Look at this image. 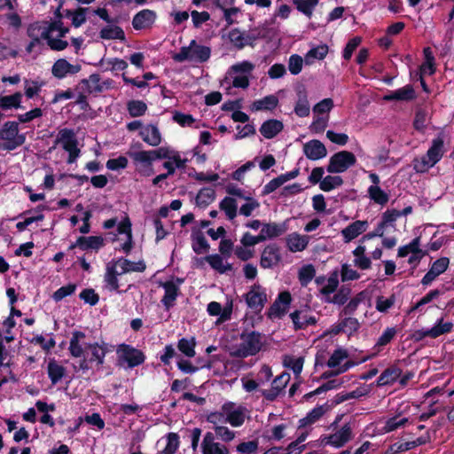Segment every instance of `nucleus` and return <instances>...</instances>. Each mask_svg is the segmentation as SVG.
Segmentation results:
<instances>
[{
    "mask_svg": "<svg viewBox=\"0 0 454 454\" xmlns=\"http://www.w3.org/2000/svg\"><path fill=\"white\" fill-rule=\"evenodd\" d=\"M172 119L181 127H191L195 122V119L192 114H184L178 111L174 112Z\"/></svg>",
    "mask_w": 454,
    "mask_h": 454,
    "instance_id": "63",
    "label": "nucleus"
},
{
    "mask_svg": "<svg viewBox=\"0 0 454 454\" xmlns=\"http://www.w3.org/2000/svg\"><path fill=\"white\" fill-rule=\"evenodd\" d=\"M453 324L451 322H443V318H440L437 323L429 329L431 338L435 339L442 334L449 333L453 329Z\"/></svg>",
    "mask_w": 454,
    "mask_h": 454,
    "instance_id": "42",
    "label": "nucleus"
},
{
    "mask_svg": "<svg viewBox=\"0 0 454 454\" xmlns=\"http://www.w3.org/2000/svg\"><path fill=\"white\" fill-rule=\"evenodd\" d=\"M167 444L163 449L162 452L167 454H176L180 446V437L177 433H168L166 435Z\"/></svg>",
    "mask_w": 454,
    "mask_h": 454,
    "instance_id": "52",
    "label": "nucleus"
},
{
    "mask_svg": "<svg viewBox=\"0 0 454 454\" xmlns=\"http://www.w3.org/2000/svg\"><path fill=\"white\" fill-rule=\"evenodd\" d=\"M213 434L215 435L216 439H219L225 443L231 442L236 436V433L234 431L229 429L223 425L214 427Z\"/></svg>",
    "mask_w": 454,
    "mask_h": 454,
    "instance_id": "50",
    "label": "nucleus"
},
{
    "mask_svg": "<svg viewBox=\"0 0 454 454\" xmlns=\"http://www.w3.org/2000/svg\"><path fill=\"white\" fill-rule=\"evenodd\" d=\"M129 155L135 163H140L144 168L153 166V160L149 151L129 152Z\"/></svg>",
    "mask_w": 454,
    "mask_h": 454,
    "instance_id": "43",
    "label": "nucleus"
},
{
    "mask_svg": "<svg viewBox=\"0 0 454 454\" xmlns=\"http://www.w3.org/2000/svg\"><path fill=\"white\" fill-rule=\"evenodd\" d=\"M82 69L81 65H73L66 59H57L51 67V74L57 79H63L68 74H75Z\"/></svg>",
    "mask_w": 454,
    "mask_h": 454,
    "instance_id": "14",
    "label": "nucleus"
},
{
    "mask_svg": "<svg viewBox=\"0 0 454 454\" xmlns=\"http://www.w3.org/2000/svg\"><path fill=\"white\" fill-rule=\"evenodd\" d=\"M309 238L294 232L286 238V245L291 252H301L308 247Z\"/></svg>",
    "mask_w": 454,
    "mask_h": 454,
    "instance_id": "31",
    "label": "nucleus"
},
{
    "mask_svg": "<svg viewBox=\"0 0 454 454\" xmlns=\"http://www.w3.org/2000/svg\"><path fill=\"white\" fill-rule=\"evenodd\" d=\"M444 154V140L442 135L432 140L431 146L427 153L420 159L415 158L412 161L413 169L416 173H425L430 168L438 163Z\"/></svg>",
    "mask_w": 454,
    "mask_h": 454,
    "instance_id": "3",
    "label": "nucleus"
},
{
    "mask_svg": "<svg viewBox=\"0 0 454 454\" xmlns=\"http://www.w3.org/2000/svg\"><path fill=\"white\" fill-rule=\"evenodd\" d=\"M101 77L98 74H92L89 78L82 79L76 86V90H82L89 94L103 92V85H100Z\"/></svg>",
    "mask_w": 454,
    "mask_h": 454,
    "instance_id": "21",
    "label": "nucleus"
},
{
    "mask_svg": "<svg viewBox=\"0 0 454 454\" xmlns=\"http://www.w3.org/2000/svg\"><path fill=\"white\" fill-rule=\"evenodd\" d=\"M403 371L396 364H393L385 369L377 380V386L383 387L387 385H392L395 383L399 377H401Z\"/></svg>",
    "mask_w": 454,
    "mask_h": 454,
    "instance_id": "25",
    "label": "nucleus"
},
{
    "mask_svg": "<svg viewBox=\"0 0 454 454\" xmlns=\"http://www.w3.org/2000/svg\"><path fill=\"white\" fill-rule=\"evenodd\" d=\"M47 372L51 384L55 385L64 377L66 369L55 360H51L48 363Z\"/></svg>",
    "mask_w": 454,
    "mask_h": 454,
    "instance_id": "35",
    "label": "nucleus"
},
{
    "mask_svg": "<svg viewBox=\"0 0 454 454\" xmlns=\"http://www.w3.org/2000/svg\"><path fill=\"white\" fill-rule=\"evenodd\" d=\"M192 247L195 254H201L208 252L210 246L200 230H193L191 234Z\"/></svg>",
    "mask_w": 454,
    "mask_h": 454,
    "instance_id": "29",
    "label": "nucleus"
},
{
    "mask_svg": "<svg viewBox=\"0 0 454 454\" xmlns=\"http://www.w3.org/2000/svg\"><path fill=\"white\" fill-rule=\"evenodd\" d=\"M76 245L82 251L95 250L98 251L104 247V239L101 236H80L76 239Z\"/></svg>",
    "mask_w": 454,
    "mask_h": 454,
    "instance_id": "26",
    "label": "nucleus"
},
{
    "mask_svg": "<svg viewBox=\"0 0 454 454\" xmlns=\"http://www.w3.org/2000/svg\"><path fill=\"white\" fill-rule=\"evenodd\" d=\"M369 198L376 204L385 206L389 200V195L379 185H371L368 190Z\"/></svg>",
    "mask_w": 454,
    "mask_h": 454,
    "instance_id": "34",
    "label": "nucleus"
},
{
    "mask_svg": "<svg viewBox=\"0 0 454 454\" xmlns=\"http://www.w3.org/2000/svg\"><path fill=\"white\" fill-rule=\"evenodd\" d=\"M60 144L65 151L78 147L76 133L72 129L64 128L59 130L55 145Z\"/></svg>",
    "mask_w": 454,
    "mask_h": 454,
    "instance_id": "20",
    "label": "nucleus"
},
{
    "mask_svg": "<svg viewBox=\"0 0 454 454\" xmlns=\"http://www.w3.org/2000/svg\"><path fill=\"white\" fill-rule=\"evenodd\" d=\"M280 260L278 247L276 244L268 245L262 252L260 266L263 269H271L278 265Z\"/></svg>",
    "mask_w": 454,
    "mask_h": 454,
    "instance_id": "15",
    "label": "nucleus"
},
{
    "mask_svg": "<svg viewBox=\"0 0 454 454\" xmlns=\"http://www.w3.org/2000/svg\"><path fill=\"white\" fill-rule=\"evenodd\" d=\"M284 129V124L277 119H270L262 122L259 131L266 139H272Z\"/></svg>",
    "mask_w": 454,
    "mask_h": 454,
    "instance_id": "22",
    "label": "nucleus"
},
{
    "mask_svg": "<svg viewBox=\"0 0 454 454\" xmlns=\"http://www.w3.org/2000/svg\"><path fill=\"white\" fill-rule=\"evenodd\" d=\"M145 269L146 265L143 260L131 262L122 256L114 258L106 263L104 274V287L109 292L122 294L125 291L120 290L118 277L129 272H144Z\"/></svg>",
    "mask_w": 454,
    "mask_h": 454,
    "instance_id": "1",
    "label": "nucleus"
},
{
    "mask_svg": "<svg viewBox=\"0 0 454 454\" xmlns=\"http://www.w3.org/2000/svg\"><path fill=\"white\" fill-rule=\"evenodd\" d=\"M430 442H431V435H430L429 431H427L425 434L418 437L414 441L400 443L399 446L397 447V451L398 452H405V451L412 450L418 446H421V445L429 443Z\"/></svg>",
    "mask_w": 454,
    "mask_h": 454,
    "instance_id": "38",
    "label": "nucleus"
},
{
    "mask_svg": "<svg viewBox=\"0 0 454 454\" xmlns=\"http://www.w3.org/2000/svg\"><path fill=\"white\" fill-rule=\"evenodd\" d=\"M303 153L309 160H317L327 155L325 145L317 139H312L303 145Z\"/></svg>",
    "mask_w": 454,
    "mask_h": 454,
    "instance_id": "19",
    "label": "nucleus"
},
{
    "mask_svg": "<svg viewBox=\"0 0 454 454\" xmlns=\"http://www.w3.org/2000/svg\"><path fill=\"white\" fill-rule=\"evenodd\" d=\"M86 357L93 364H96L97 369H100L104 363L106 355L108 353L107 344L98 342L85 344Z\"/></svg>",
    "mask_w": 454,
    "mask_h": 454,
    "instance_id": "12",
    "label": "nucleus"
},
{
    "mask_svg": "<svg viewBox=\"0 0 454 454\" xmlns=\"http://www.w3.org/2000/svg\"><path fill=\"white\" fill-rule=\"evenodd\" d=\"M259 448L258 440L242 442L236 446L239 454H256Z\"/></svg>",
    "mask_w": 454,
    "mask_h": 454,
    "instance_id": "57",
    "label": "nucleus"
},
{
    "mask_svg": "<svg viewBox=\"0 0 454 454\" xmlns=\"http://www.w3.org/2000/svg\"><path fill=\"white\" fill-rule=\"evenodd\" d=\"M419 246H420V237H416L409 244L400 247L398 249L397 255L399 257H405L410 253L416 254V252H419Z\"/></svg>",
    "mask_w": 454,
    "mask_h": 454,
    "instance_id": "60",
    "label": "nucleus"
},
{
    "mask_svg": "<svg viewBox=\"0 0 454 454\" xmlns=\"http://www.w3.org/2000/svg\"><path fill=\"white\" fill-rule=\"evenodd\" d=\"M244 297L247 305L254 313V315L250 317H247L244 324L247 323V325H250L251 327H254L255 324H258L262 320L261 312L268 301L265 289L260 285L254 284Z\"/></svg>",
    "mask_w": 454,
    "mask_h": 454,
    "instance_id": "4",
    "label": "nucleus"
},
{
    "mask_svg": "<svg viewBox=\"0 0 454 454\" xmlns=\"http://www.w3.org/2000/svg\"><path fill=\"white\" fill-rule=\"evenodd\" d=\"M399 217L400 214H398L397 209H387L382 214L380 223L386 228L392 227L394 230H395V222Z\"/></svg>",
    "mask_w": 454,
    "mask_h": 454,
    "instance_id": "55",
    "label": "nucleus"
},
{
    "mask_svg": "<svg viewBox=\"0 0 454 454\" xmlns=\"http://www.w3.org/2000/svg\"><path fill=\"white\" fill-rule=\"evenodd\" d=\"M21 98L22 94L20 92H15L10 96H0V108L2 110L22 108Z\"/></svg>",
    "mask_w": 454,
    "mask_h": 454,
    "instance_id": "33",
    "label": "nucleus"
},
{
    "mask_svg": "<svg viewBox=\"0 0 454 454\" xmlns=\"http://www.w3.org/2000/svg\"><path fill=\"white\" fill-rule=\"evenodd\" d=\"M4 135H0V139L6 142L2 145V148L8 152L13 151L21 146L26 142V135L19 133V123L16 121H6L4 124Z\"/></svg>",
    "mask_w": 454,
    "mask_h": 454,
    "instance_id": "7",
    "label": "nucleus"
},
{
    "mask_svg": "<svg viewBox=\"0 0 454 454\" xmlns=\"http://www.w3.org/2000/svg\"><path fill=\"white\" fill-rule=\"evenodd\" d=\"M99 36L105 40L117 39L123 41L126 38L123 29L119 26L103 27L99 32Z\"/></svg>",
    "mask_w": 454,
    "mask_h": 454,
    "instance_id": "36",
    "label": "nucleus"
},
{
    "mask_svg": "<svg viewBox=\"0 0 454 454\" xmlns=\"http://www.w3.org/2000/svg\"><path fill=\"white\" fill-rule=\"evenodd\" d=\"M397 101H411L416 98V92L412 85L408 84L395 90Z\"/></svg>",
    "mask_w": 454,
    "mask_h": 454,
    "instance_id": "61",
    "label": "nucleus"
},
{
    "mask_svg": "<svg viewBox=\"0 0 454 454\" xmlns=\"http://www.w3.org/2000/svg\"><path fill=\"white\" fill-rule=\"evenodd\" d=\"M215 199V192L213 188L205 187L199 191L196 197V205L200 207H206Z\"/></svg>",
    "mask_w": 454,
    "mask_h": 454,
    "instance_id": "37",
    "label": "nucleus"
},
{
    "mask_svg": "<svg viewBox=\"0 0 454 454\" xmlns=\"http://www.w3.org/2000/svg\"><path fill=\"white\" fill-rule=\"evenodd\" d=\"M356 162L355 154L348 151H340L331 156L326 167L331 174L343 173Z\"/></svg>",
    "mask_w": 454,
    "mask_h": 454,
    "instance_id": "8",
    "label": "nucleus"
},
{
    "mask_svg": "<svg viewBox=\"0 0 454 454\" xmlns=\"http://www.w3.org/2000/svg\"><path fill=\"white\" fill-rule=\"evenodd\" d=\"M228 38L238 50H241L246 46L245 34L241 33L239 28H232L228 34Z\"/></svg>",
    "mask_w": 454,
    "mask_h": 454,
    "instance_id": "56",
    "label": "nucleus"
},
{
    "mask_svg": "<svg viewBox=\"0 0 454 454\" xmlns=\"http://www.w3.org/2000/svg\"><path fill=\"white\" fill-rule=\"evenodd\" d=\"M86 337L85 333L81 331H74L69 341L68 350L71 356L78 358L85 354V344H82L81 340Z\"/></svg>",
    "mask_w": 454,
    "mask_h": 454,
    "instance_id": "23",
    "label": "nucleus"
},
{
    "mask_svg": "<svg viewBox=\"0 0 454 454\" xmlns=\"http://www.w3.org/2000/svg\"><path fill=\"white\" fill-rule=\"evenodd\" d=\"M77 285L74 283H69L57 289L53 294V300L58 302L62 301L67 296L72 295L76 290Z\"/></svg>",
    "mask_w": 454,
    "mask_h": 454,
    "instance_id": "54",
    "label": "nucleus"
},
{
    "mask_svg": "<svg viewBox=\"0 0 454 454\" xmlns=\"http://www.w3.org/2000/svg\"><path fill=\"white\" fill-rule=\"evenodd\" d=\"M352 439V428L348 423L345 424L339 431L328 435H322L321 444L330 445L335 448L343 447Z\"/></svg>",
    "mask_w": 454,
    "mask_h": 454,
    "instance_id": "9",
    "label": "nucleus"
},
{
    "mask_svg": "<svg viewBox=\"0 0 454 454\" xmlns=\"http://www.w3.org/2000/svg\"><path fill=\"white\" fill-rule=\"evenodd\" d=\"M297 101L294 106V113L299 117H307L309 114V104L308 100L307 91L304 86H301L296 90Z\"/></svg>",
    "mask_w": 454,
    "mask_h": 454,
    "instance_id": "24",
    "label": "nucleus"
},
{
    "mask_svg": "<svg viewBox=\"0 0 454 454\" xmlns=\"http://www.w3.org/2000/svg\"><path fill=\"white\" fill-rule=\"evenodd\" d=\"M79 298L90 306H95L99 301V295L95 292L93 288L83 289L80 293Z\"/></svg>",
    "mask_w": 454,
    "mask_h": 454,
    "instance_id": "62",
    "label": "nucleus"
},
{
    "mask_svg": "<svg viewBox=\"0 0 454 454\" xmlns=\"http://www.w3.org/2000/svg\"><path fill=\"white\" fill-rule=\"evenodd\" d=\"M226 423H229L234 427H238L243 425L245 421V414L242 407H239L234 411L225 416Z\"/></svg>",
    "mask_w": 454,
    "mask_h": 454,
    "instance_id": "53",
    "label": "nucleus"
},
{
    "mask_svg": "<svg viewBox=\"0 0 454 454\" xmlns=\"http://www.w3.org/2000/svg\"><path fill=\"white\" fill-rule=\"evenodd\" d=\"M195 346L194 338L191 340L181 338L177 342L178 350L187 357H193L195 356Z\"/></svg>",
    "mask_w": 454,
    "mask_h": 454,
    "instance_id": "47",
    "label": "nucleus"
},
{
    "mask_svg": "<svg viewBox=\"0 0 454 454\" xmlns=\"http://www.w3.org/2000/svg\"><path fill=\"white\" fill-rule=\"evenodd\" d=\"M348 356V353L346 349L337 348L331 355L326 364L329 368H335L339 366L342 360Z\"/></svg>",
    "mask_w": 454,
    "mask_h": 454,
    "instance_id": "59",
    "label": "nucleus"
},
{
    "mask_svg": "<svg viewBox=\"0 0 454 454\" xmlns=\"http://www.w3.org/2000/svg\"><path fill=\"white\" fill-rule=\"evenodd\" d=\"M368 225V222L365 220H356L349 223L340 231L344 243L351 242L359 235L366 231Z\"/></svg>",
    "mask_w": 454,
    "mask_h": 454,
    "instance_id": "18",
    "label": "nucleus"
},
{
    "mask_svg": "<svg viewBox=\"0 0 454 454\" xmlns=\"http://www.w3.org/2000/svg\"><path fill=\"white\" fill-rule=\"evenodd\" d=\"M351 294V288L348 285H342L337 293L332 297L327 298L326 301L338 305H344Z\"/></svg>",
    "mask_w": 454,
    "mask_h": 454,
    "instance_id": "39",
    "label": "nucleus"
},
{
    "mask_svg": "<svg viewBox=\"0 0 454 454\" xmlns=\"http://www.w3.org/2000/svg\"><path fill=\"white\" fill-rule=\"evenodd\" d=\"M303 364L304 358L302 356H299L297 358L293 356H286L284 360V365L291 369L296 377H299L301 373Z\"/></svg>",
    "mask_w": 454,
    "mask_h": 454,
    "instance_id": "51",
    "label": "nucleus"
},
{
    "mask_svg": "<svg viewBox=\"0 0 454 454\" xmlns=\"http://www.w3.org/2000/svg\"><path fill=\"white\" fill-rule=\"evenodd\" d=\"M51 33L52 32H48L47 33V36H44V29H43V32L41 33V37L47 41L48 46L52 51H60L65 50L67 47L68 43L67 41H65V40H62L59 37V38H53L51 35Z\"/></svg>",
    "mask_w": 454,
    "mask_h": 454,
    "instance_id": "49",
    "label": "nucleus"
},
{
    "mask_svg": "<svg viewBox=\"0 0 454 454\" xmlns=\"http://www.w3.org/2000/svg\"><path fill=\"white\" fill-rule=\"evenodd\" d=\"M339 286L337 272H333L327 279V284L320 289V293L324 295H330L334 293Z\"/></svg>",
    "mask_w": 454,
    "mask_h": 454,
    "instance_id": "64",
    "label": "nucleus"
},
{
    "mask_svg": "<svg viewBox=\"0 0 454 454\" xmlns=\"http://www.w3.org/2000/svg\"><path fill=\"white\" fill-rule=\"evenodd\" d=\"M117 365L133 369L143 364L146 359L145 353L127 343L119 344L116 348Z\"/></svg>",
    "mask_w": 454,
    "mask_h": 454,
    "instance_id": "5",
    "label": "nucleus"
},
{
    "mask_svg": "<svg viewBox=\"0 0 454 454\" xmlns=\"http://www.w3.org/2000/svg\"><path fill=\"white\" fill-rule=\"evenodd\" d=\"M142 139L152 146H157L161 142V135L157 126L149 124L144 127L140 131Z\"/></svg>",
    "mask_w": 454,
    "mask_h": 454,
    "instance_id": "28",
    "label": "nucleus"
},
{
    "mask_svg": "<svg viewBox=\"0 0 454 454\" xmlns=\"http://www.w3.org/2000/svg\"><path fill=\"white\" fill-rule=\"evenodd\" d=\"M279 100L276 95H268L252 103V111H273L278 106Z\"/></svg>",
    "mask_w": 454,
    "mask_h": 454,
    "instance_id": "30",
    "label": "nucleus"
},
{
    "mask_svg": "<svg viewBox=\"0 0 454 454\" xmlns=\"http://www.w3.org/2000/svg\"><path fill=\"white\" fill-rule=\"evenodd\" d=\"M291 301L292 296L288 291L279 293L275 301L269 308L266 313L267 317L270 319L273 317L281 318L286 313Z\"/></svg>",
    "mask_w": 454,
    "mask_h": 454,
    "instance_id": "11",
    "label": "nucleus"
},
{
    "mask_svg": "<svg viewBox=\"0 0 454 454\" xmlns=\"http://www.w3.org/2000/svg\"><path fill=\"white\" fill-rule=\"evenodd\" d=\"M316 270L312 264L302 266L298 274V278L301 286H307L315 278Z\"/></svg>",
    "mask_w": 454,
    "mask_h": 454,
    "instance_id": "45",
    "label": "nucleus"
},
{
    "mask_svg": "<svg viewBox=\"0 0 454 454\" xmlns=\"http://www.w3.org/2000/svg\"><path fill=\"white\" fill-rule=\"evenodd\" d=\"M290 380V375L287 372H282L277 376L272 383L270 389L262 390V395L270 402L275 401L280 393L284 390Z\"/></svg>",
    "mask_w": 454,
    "mask_h": 454,
    "instance_id": "13",
    "label": "nucleus"
},
{
    "mask_svg": "<svg viewBox=\"0 0 454 454\" xmlns=\"http://www.w3.org/2000/svg\"><path fill=\"white\" fill-rule=\"evenodd\" d=\"M211 56V49L207 46L200 45L196 40H192L189 46L181 47L179 52L173 56L176 62H184L186 60L206 62Z\"/></svg>",
    "mask_w": 454,
    "mask_h": 454,
    "instance_id": "6",
    "label": "nucleus"
},
{
    "mask_svg": "<svg viewBox=\"0 0 454 454\" xmlns=\"http://www.w3.org/2000/svg\"><path fill=\"white\" fill-rule=\"evenodd\" d=\"M366 247L359 244L352 252L354 255L353 264L355 267L365 270L372 267V260L365 254Z\"/></svg>",
    "mask_w": 454,
    "mask_h": 454,
    "instance_id": "27",
    "label": "nucleus"
},
{
    "mask_svg": "<svg viewBox=\"0 0 454 454\" xmlns=\"http://www.w3.org/2000/svg\"><path fill=\"white\" fill-rule=\"evenodd\" d=\"M221 210L224 211L226 216L232 220L237 216V202L231 197H225L219 205Z\"/></svg>",
    "mask_w": 454,
    "mask_h": 454,
    "instance_id": "41",
    "label": "nucleus"
},
{
    "mask_svg": "<svg viewBox=\"0 0 454 454\" xmlns=\"http://www.w3.org/2000/svg\"><path fill=\"white\" fill-rule=\"evenodd\" d=\"M239 338L241 343L239 348L231 353L232 356L246 358L250 356L257 355L262 348L264 344V334L257 331H249L245 328Z\"/></svg>",
    "mask_w": 454,
    "mask_h": 454,
    "instance_id": "2",
    "label": "nucleus"
},
{
    "mask_svg": "<svg viewBox=\"0 0 454 454\" xmlns=\"http://www.w3.org/2000/svg\"><path fill=\"white\" fill-rule=\"evenodd\" d=\"M64 2L59 3L54 11V20L51 21L48 26L44 28V36H47L48 32H54L56 28H59L60 25H63L62 19L64 14L62 12Z\"/></svg>",
    "mask_w": 454,
    "mask_h": 454,
    "instance_id": "44",
    "label": "nucleus"
},
{
    "mask_svg": "<svg viewBox=\"0 0 454 454\" xmlns=\"http://www.w3.org/2000/svg\"><path fill=\"white\" fill-rule=\"evenodd\" d=\"M127 109L131 117H139L147 111V105L142 100H130L127 104Z\"/></svg>",
    "mask_w": 454,
    "mask_h": 454,
    "instance_id": "48",
    "label": "nucleus"
},
{
    "mask_svg": "<svg viewBox=\"0 0 454 454\" xmlns=\"http://www.w3.org/2000/svg\"><path fill=\"white\" fill-rule=\"evenodd\" d=\"M293 3L300 12L308 18H311L318 0H294Z\"/></svg>",
    "mask_w": 454,
    "mask_h": 454,
    "instance_id": "40",
    "label": "nucleus"
},
{
    "mask_svg": "<svg viewBox=\"0 0 454 454\" xmlns=\"http://www.w3.org/2000/svg\"><path fill=\"white\" fill-rule=\"evenodd\" d=\"M396 334V329L395 327H387L384 330L382 334L379 337L374 348H378V352L380 351V348L387 345L391 342L394 337Z\"/></svg>",
    "mask_w": 454,
    "mask_h": 454,
    "instance_id": "58",
    "label": "nucleus"
},
{
    "mask_svg": "<svg viewBox=\"0 0 454 454\" xmlns=\"http://www.w3.org/2000/svg\"><path fill=\"white\" fill-rule=\"evenodd\" d=\"M343 184V179L340 176H326L320 182L319 187L324 192H331Z\"/></svg>",
    "mask_w": 454,
    "mask_h": 454,
    "instance_id": "46",
    "label": "nucleus"
},
{
    "mask_svg": "<svg viewBox=\"0 0 454 454\" xmlns=\"http://www.w3.org/2000/svg\"><path fill=\"white\" fill-rule=\"evenodd\" d=\"M213 432L207 431L202 439L200 449L202 454H231L230 449L220 442L215 441Z\"/></svg>",
    "mask_w": 454,
    "mask_h": 454,
    "instance_id": "10",
    "label": "nucleus"
},
{
    "mask_svg": "<svg viewBox=\"0 0 454 454\" xmlns=\"http://www.w3.org/2000/svg\"><path fill=\"white\" fill-rule=\"evenodd\" d=\"M164 289V295L160 301L166 310L175 306L176 298L180 294V287L174 281L169 280L160 284Z\"/></svg>",
    "mask_w": 454,
    "mask_h": 454,
    "instance_id": "16",
    "label": "nucleus"
},
{
    "mask_svg": "<svg viewBox=\"0 0 454 454\" xmlns=\"http://www.w3.org/2000/svg\"><path fill=\"white\" fill-rule=\"evenodd\" d=\"M263 233H265L268 239L278 238L287 231V225L286 222L283 223H265L262 224Z\"/></svg>",
    "mask_w": 454,
    "mask_h": 454,
    "instance_id": "32",
    "label": "nucleus"
},
{
    "mask_svg": "<svg viewBox=\"0 0 454 454\" xmlns=\"http://www.w3.org/2000/svg\"><path fill=\"white\" fill-rule=\"evenodd\" d=\"M157 18L153 10L144 9L136 13L132 20V27L135 30H142L151 27Z\"/></svg>",
    "mask_w": 454,
    "mask_h": 454,
    "instance_id": "17",
    "label": "nucleus"
}]
</instances>
